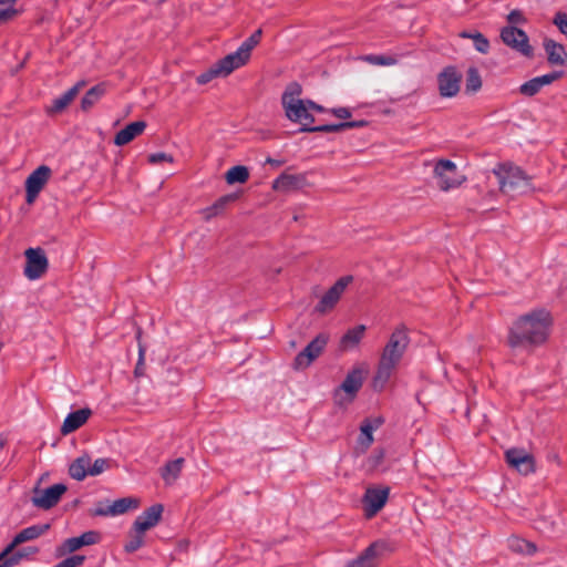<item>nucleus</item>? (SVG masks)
Returning <instances> with one entry per match:
<instances>
[{"label": "nucleus", "mask_w": 567, "mask_h": 567, "mask_svg": "<svg viewBox=\"0 0 567 567\" xmlns=\"http://www.w3.org/2000/svg\"><path fill=\"white\" fill-rule=\"evenodd\" d=\"M551 323V316L544 308L522 315L509 327L507 346L532 351L547 341Z\"/></svg>", "instance_id": "obj_1"}, {"label": "nucleus", "mask_w": 567, "mask_h": 567, "mask_svg": "<svg viewBox=\"0 0 567 567\" xmlns=\"http://www.w3.org/2000/svg\"><path fill=\"white\" fill-rule=\"evenodd\" d=\"M410 343L408 329L404 324L396 327L384 346L373 378V388L382 390L392 375Z\"/></svg>", "instance_id": "obj_2"}, {"label": "nucleus", "mask_w": 567, "mask_h": 567, "mask_svg": "<svg viewBox=\"0 0 567 567\" xmlns=\"http://www.w3.org/2000/svg\"><path fill=\"white\" fill-rule=\"evenodd\" d=\"M499 190L509 196L525 195L533 192L530 177L516 166L498 165L493 169Z\"/></svg>", "instance_id": "obj_3"}, {"label": "nucleus", "mask_w": 567, "mask_h": 567, "mask_svg": "<svg viewBox=\"0 0 567 567\" xmlns=\"http://www.w3.org/2000/svg\"><path fill=\"white\" fill-rule=\"evenodd\" d=\"M434 176L440 189L445 192L458 187L465 181V177L458 173L456 164L450 159H440L435 164Z\"/></svg>", "instance_id": "obj_4"}, {"label": "nucleus", "mask_w": 567, "mask_h": 567, "mask_svg": "<svg viewBox=\"0 0 567 567\" xmlns=\"http://www.w3.org/2000/svg\"><path fill=\"white\" fill-rule=\"evenodd\" d=\"M24 257L23 275L29 280H38L45 275L49 268V260L43 248H28L24 251Z\"/></svg>", "instance_id": "obj_5"}, {"label": "nucleus", "mask_w": 567, "mask_h": 567, "mask_svg": "<svg viewBox=\"0 0 567 567\" xmlns=\"http://www.w3.org/2000/svg\"><path fill=\"white\" fill-rule=\"evenodd\" d=\"M329 341V334L321 332L308 346L300 351L293 359L292 368L295 370L307 369L324 350Z\"/></svg>", "instance_id": "obj_6"}, {"label": "nucleus", "mask_w": 567, "mask_h": 567, "mask_svg": "<svg viewBox=\"0 0 567 567\" xmlns=\"http://www.w3.org/2000/svg\"><path fill=\"white\" fill-rule=\"evenodd\" d=\"M501 39L507 47L523 55L528 58L533 55V48L529 44V39L523 30L514 25L504 27L501 30Z\"/></svg>", "instance_id": "obj_7"}, {"label": "nucleus", "mask_w": 567, "mask_h": 567, "mask_svg": "<svg viewBox=\"0 0 567 567\" xmlns=\"http://www.w3.org/2000/svg\"><path fill=\"white\" fill-rule=\"evenodd\" d=\"M353 281L352 276H343L339 278L334 285L328 289V291L321 297L317 306L315 307V311L318 313H326L334 308V306L340 300L342 293L347 289V287Z\"/></svg>", "instance_id": "obj_8"}, {"label": "nucleus", "mask_w": 567, "mask_h": 567, "mask_svg": "<svg viewBox=\"0 0 567 567\" xmlns=\"http://www.w3.org/2000/svg\"><path fill=\"white\" fill-rule=\"evenodd\" d=\"M389 549L384 540L370 544L357 558L350 560L346 567H379L380 558Z\"/></svg>", "instance_id": "obj_9"}, {"label": "nucleus", "mask_w": 567, "mask_h": 567, "mask_svg": "<svg viewBox=\"0 0 567 567\" xmlns=\"http://www.w3.org/2000/svg\"><path fill=\"white\" fill-rule=\"evenodd\" d=\"M51 168L47 165H41L34 169L25 181V200L28 204H32L44 185L48 183L51 176Z\"/></svg>", "instance_id": "obj_10"}, {"label": "nucleus", "mask_w": 567, "mask_h": 567, "mask_svg": "<svg viewBox=\"0 0 567 567\" xmlns=\"http://www.w3.org/2000/svg\"><path fill=\"white\" fill-rule=\"evenodd\" d=\"M364 372V369L361 367H355L348 372L341 385L334 391V400L338 404H342L341 399H339L341 392L347 393V395L349 396V402H351L355 398L357 393L359 392L363 384Z\"/></svg>", "instance_id": "obj_11"}, {"label": "nucleus", "mask_w": 567, "mask_h": 567, "mask_svg": "<svg viewBox=\"0 0 567 567\" xmlns=\"http://www.w3.org/2000/svg\"><path fill=\"white\" fill-rule=\"evenodd\" d=\"M507 464L524 475L535 471V458L524 449L513 447L505 452Z\"/></svg>", "instance_id": "obj_12"}, {"label": "nucleus", "mask_w": 567, "mask_h": 567, "mask_svg": "<svg viewBox=\"0 0 567 567\" xmlns=\"http://www.w3.org/2000/svg\"><path fill=\"white\" fill-rule=\"evenodd\" d=\"M66 491V485L62 483L54 484L42 491L35 489L34 496L32 497V503L38 508L50 509L59 503L61 496Z\"/></svg>", "instance_id": "obj_13"}, {"label": "nucleus", "mask_w": 567, "mask_h": 567, "mask_svg": "<svg viewBox=\"0 0 567 567\" xmlns=\"http://www.w3.org/2000/svg\"><path fill=\"white\" fill-rule=\"evenodd\" d=\"M286 116L295 123L301 124L300 128H312L315 117L309 112L307 100L296 101L284 107Z\"/></svg>", "instance_id": "obj_14"}, {"label": "nucleus", "mask_w": 567, "mask_h": 567, "mask_svg": "<svg viewBox=\"0 0 567 567\" xmlns=\"http://www.w3.org/2000/svg\"><path fill=\"white\" fill-rule=\"evenodd\" d=\"M439 91L443 97H452L460 91L461 75L453 66L445 68L437 76Z\"/></svg>", "instance_id": "obj_15"}, {"label": "nucleus", "mask_w": 567, "mask_h": 567, "mask_svg": "<svg viewBox=\"0 0 567 567\" xmlns=\"http://www.w3.org/2000/svg\"><path fill=\"white\" fill-rule=\"evenodd\" d=\"M390 488L369 487L363 496L365 504V514L368 517L374 516L385 505L389 497Z\"/></svg>", "instance_id": "obj_16"}, {"label": "nucleus", "mask_w": 567, "mask_h": 567, "mask_svg": "<svg viewBox=\"0 0 567 567\" xmlns=\"http://www.w3.org/2000/svg\"><path fill=\"white\" fill-rule=\"evenodd\" d=\"M164 507L162 504H155L144 511L133 524V532H144L156 526L162 518Z\"/></svg>", "instance_id": "obj_17"}, {"label": "nucleus", "mask_w": 567, "mask_h": 567, "mask_svg": "<svg viewBox=\"0 0 567 567\" xmlns=\"http://www.w3.org/2000/svg\"><path fill=\"white\" fill-rule=\"evenodd\" d=\"M49 524H38L22 529L14 536L12 542L6 547L8 555H10L17 546L25 542L39 538L40 536L45 534L49 530Z\"/></svg>", "instance_id": "obj_18"}, {"label": "nucleus", "mask_w": 567, "mask_h": 567, "mask_svg": "<svg viewBox=\"0 0 567 567\" xmlns=\"http://www.w3.org/2000/svg\"><path fill=\"white\" fill-rule=\"evenodd\" d=\"M140 502L133 497H123L114 501L111 505L100 506L94 509V515L96 516H115L120 514H124L130 508H137Z\"/></svg>", "instance_id": "obj_19"}, {"label": "nucleus", "mask_w": 567, "mask_h": 567, "mask_svg": "<svg viewBox=\"0 0 567 567\" xmlns=\"http://www.w3.org/2000/svg\"><path fill=\"white\" fill-rule=\"evenodd\" d=\"M92 411L89 408H83L74 412H71L70 414H68L61 426V433L66 435L76 431L89 420Z\"/></svg>", "instance_id": "obj_20"}, {"label": "nucleus", "mask_w": 567, "mask_h": 567, "mask_svg": "<svg viewBox=\"0 0 567 567\" xmlns=\"http://www.w3.org/2000/svg\"><path fill=\"white\" fill-rule=\"evenodd\" d=\"M84 85V82H78L75 85L70 87L66 92H64L61 96L54 99L52 104L47 107V113L49 115L59 114L63 112L69 104L75 99L80 89Z\"/></svg>", "instance_id": "obj_21"}, {"label": "nucleus", "mask_w": 567, "mask_h": 567, "mask_svg": "<svg viewBox=\"0 0 567 567\" xmlns=\"http://www.w3.org/2000/svg\"><path fill=\"white\" fill-rule=\"evenodd\" d=\"M306 178L303 175L282 173L272 182V189L276 192H290L303 187Z\"/></svg>", "instance_id": "obj_22"}, {"label": "nucleus", "mask_w": 567, "mask_h": 567, "mask_svg": "<svg viewBox=\"0 0 567 567\" xmlns=\"http://www.w3.org/2000/svg\"><path fill=\"white\" fill-rule=\"evenodd\" d=\"M248 61L249 59L237 49V51L218 60L216 64L218 70L221 71L223 76H227L236 69L245 65Z\"/></svg>", "instance_id": "obj_23"}, {"label": "nucleus", "mask_w": 567, "mask_h": 567, "mask_svg": "<svg viewBox=\"0 0 567 567\" xmlns=\"http://www.w3.org/2000/svg\"><path fill=\"white\" fill-rule=\"evenodd\" d=\"M146 128V122L136 121L127 124L124 128H122L114 138V144L116 146H123L133 141L136 136L141 135Z\"/></svg>", "instance_id": "obj_24"}, {"label": "nucleus", "mask_w": 567, "mask_h": 567, "mask_svg": "<svg viewBox=\"0 0 567 567\" xmlns=\"http://www.w3.org/2000/svg\"><path fill=\"white\" fill-rule=\"evenodd\" d=\"M368 124L367 121L360 120V121H349V122H341L336 124H323V125H317L312 128H300V132H320V133H338L350 128L355 127H363Z\"/></svg>", "instance_id": "obj_25"}, {"label": "nucleus", "mask_w": 567, "mask_h": 567, "mask_svg": "<svg viewBox=\"0 0 567 567\" xmlns=\"http://www.w3.org/2000/svg\"><path fill=\"white\" fill-rule=\"evenodd\" d=\"M544 49L547 53V60L553 65H564L567 62V52L563 44L545 39Z\"/></svg>", "instance_id": "obj_26"}, {"label": "nucleus", "mask_w": 567, "mask_h": 567, "mask_svg": "<svg viewBox=\"0 0 567 567\" xmlns=\"http://www.w3.org/2000/svg\"><path fill=\"white\" fill-rule=\"evenodd\" d=\"M184 463L185 458L178 457L176 460L168 461L161 468V476L166 485H173L177 481L184 467Z\"/></svg>", "instance_id": "obj_27"}, {"label": "nucleus", "mask_w": 567, "mask_h": 567, "mask_svg": "<svg viewBox=\"0 0 567 567\" xmlns=\"http://www.w3.org/2000/svg\"><path fill=\"white\" fill-rule=\"evenodd\" d=\"M365 329L367 328L364 324H359L352 329H349L340 340V349L342 351L354 349L361 342Z\"/></svg>", "instance_id": "obj_28"}, {"label": "nucleus", "mask_w": 567, "mask_h": 567, "mask_svg": "<svg viewBox=\"0 0 567 567\" xmlns=\"http://www.w3.org/2000/svg\"><path fill=\"white\" fill-rule=\"evenodd\" d=\"M90 455L87 453L76 457L69 466V474L76 481H83L90 476Z\"/></svg>", "instance_id": "obj_29"}, {"label": "nucleus", "mask_w": 567, "mask_h": 567, "mask_svg": "<svg viewBox=\"0 0 567 567\" xmlns=\"http://www.w3.org/2000/svg\"><path fill=\"white\" fill-rule=\"evenodd\" d=\"M236 194H227L219 197L212 206H208L202 210L205 220H209L218 215H220L228 204L235 202L237 199Z\"/></svg>", "instance_id": "obj_30"}, {"label": "nucleus", "mask_w": 567, "mask_h": 567, "mask_svg": "<svg viewBox=\"0 0 567 567\" xmlns=\"http://www.w3.org/2000/svg\"><path fill=\"white\" fill-rule=\"evenodd\" d=\"M106 89L104 84H96L91 87L81 100V110L87 112L105 94Z\"/></svg>", "instance_id": "obj_31"}, {"label": "nucleus", "mask_w": 567, "mask_h": 567, "mask_svg": "<svg viewBox=\"0 0 567 567\" xmlns=\"http://www.w3.org/2000/svg\"><path fill=\"white\" fill-rule=\"evenodd\" d=\"M381 424L380 420H375V424L373 425L370 420H364L360 426V436L358 439V443L367 450L373 443V431L379 427Z\"/></svg>", "instance_id": "obj_32"}, {"label": "nucleus", "mask_w": 567, "mask_h": 567, "mask_svg": "<svg viewBox=\"0 0 567 567\" xmlns=\"http://www.w3.org/2000/svg\"><path fill=\"white\" fill-rule=\"evenodd\" d=\"M508 547L512 551L523 555H534L537 551V547L534 543L520 537L509 538Z\"/></svg>", "instance_id": "obj_33"}, {"label": "nucleus", "mask_w": 567, "mask_h": 567, "mask_svg": "<svg viewBox=\"0 0 567 567\" xmlns=\"http://www.w3.org/2000/svg\"><path fill=\"white\" fill-rule=\"evenodd\" d=\"M460 37L463 39H471L474 42V47L476 51L482 54H487L489 51V41L488 39L481 32H471V31H462Z\"/></svg>", "instance_id": "obj_34"}, {"label": "nucleus", "mask_w": 567, "mask_h": 567, "mask_svg": "<svg viewBox=\"0 0 567 567\" xmlns=\"http://www.w3.org/2000/svg\"><path fill=\"white\" fill-rule=\"evenodd\" d=\"M226 182L228 184L240 183L244 184L249 178V171L246 166L237 165L229 168L226 173Z\"/></svg>", "instance_id": "obj_35"}, {"label": "nucleus", "mask_w": 567, "mask_h": 567, "mask_svg": "<svg viewBox=\"0 0 567 567\" xmlns=\"http://www.w3.org/2000/svg\"><path fill=\"white\" fill-rule=\"evenodd\" d=\"M301 93H302V87L299 83H297V82L289 83L281 96L282 107L289 105V103L292 104L296 101H300Z\"/></svg>", "instance_id": "obj_36"}, {"label": "nucleus", "mask_w": 567, "mask_h": 567, "mask_svg": "<svg viewBox=\"0 0 567 567\" xmlns=\"http://www.w3.org/2000/svg\"><path fill=\"white\" fill-rule=\"evenodd\" d=\"M360 60L379 66H390L396 64L398 60L393 55H378V54H367L360 56Z\"/></svg>", "instance_id": "obj_37"}, {"label": "nucleus", "mask_w": 567, "mask_h": 567, "mask_svg": "<svg viewBox=\"0 0 567 567\" xmlns=\"http://www.w3.org/2000/svg\"><path fill=\"white\" fill-rule=\"evenodd\" d=\"M482 86V79L476 68H470L466 74L465 90L467 93L477 92Z\"/></svg>", "instance_id": "obj_38"}, {"label": "nucleus", "mask_w": 567, "mask_h": 567, "mask_svg": "<svg viewBox=\"0 0 567 567\" xmlns=\"http://www.w3.org/2000/svg\"><path fill=\"white\" fill-rule=\"evenodd\" d=\"M262 34V30L258 29L256 30L248 39H246L238 50L244 53L248 59H250L252 49L260 42Z\"/></svg>", "instance_id": "obj_39"}, {"label": "nucleus", "mask_w": 567, "mask_h": 567, "mask_svg": "<svg viewBox=\"0 0 567 567\" xmlns=\"http://www.w3.org/2000/svg\"><path fill=\"white\" fill-rule=\"evenodd\" d=\"M542 90V86L536 78L523 83L519 86V93L525 96H534Z\"/></svg>", "instance_id": "obj_40"}, {"label": "nucleus", "mask_w": 567, "mask_h": 567, "mask_svg": "<svg viewBox=\"0 0 567 567\" xmlns=\"http://www.w3.org/2000/svg\"><path fill=\"white\" fill-rule=\"evenodd\" d=\"M111 460L109 458H96L94 463H92V460L90 458V476H96L103 473L105 470L110 467Z\"/></svg>", "instance_id": "obj_41"}, {"label": "nucleus", "mask_w": 567, "mask_h": 567, "mask_svg": "<svg viewBox=\"0 0 567 567\" xmlns=\"http://www.w3.org/2000/svg\"><path fill=\"white\" fill-rule=\"evenodd\" d=\"M144 544V536L141 532H134V535L131 536L130 540L125 544V550L127 553H134L140 549Z\"/></svg>", "instance_id": "obj_42"}, {"label": "nucleus", "mask_w": 567, "mask_h": 567, "mask_svg": "<svg viewBox=\"0 0 567 567\" xmlns=\"http://www.w3.org/2000/svg\"><path fill=\"white\" fill-rule=\"evenodd\" d=\"M217 76H223V74H221V71L218 70L217 64L215 63L209 70H207L206 72H204L197 76V83L202 84V85L207 84L208 82H210L213 79H215Z\"/></svg>", "instance_id": "obj_43"}, {"label": "nucleus", "mask_w": 567, "mask_h": 567, "mask_svg": "<svg viewBox=\"0 0 567 567\" xmlns=\"http://www.w3.org/2000/svg\"><path fill=\"white\" fill-rule=\"evenodd\" d=\"M83 547L79 537H71L64 540L62 547L59 549L60 554L73 553Z\"/></svg>", "instance_id": "obj_44"}, {"label": "nucleus", "mask_w": 567, "mask_h": 567, "mask_svg": "<svg viewBox=\"0 0 567 567\" xmlns=\"http://www.w3.org/2000/svg\"><path fill=\"white\" fill-rule=\"evenodd\" d=\"M145 347L141 344V342L138 343V360H137V363L135 365V369H134V375L136 378H141L144 375L145 373V363H144V360H145Z\"/></svg>", "instance_id": "obj_45"}, {"label": "nucleus", "mask_w": 567, "mask_h": 567, "mask_svg": "<svg viewBox=\"0 0 567 567\" xmlns=\"http://www.w3.org/2000/svg\"><path fill=\"white\" fill-rule=\"evenodd\" d=\"M84 560H85V556L73 555V556H70V557L63 559L62 561L56 564L54 567H80L81 565H83Z\"/></svg>", "instance_id": "obj_46"}, {"label": "nucleus", "mask_w": 567, "mask_h": 567, "mask_svg": "<svg viewBox=\"0 0 567 567\" xmlns=\"http://www.w3.org/2000/svg\"><path fill=\"white\" fill-rule=\"evenodd\" d=\"M79 538L82 546H87L96 544L100 539V535L96 532L90 530L83 533L81 536H79Z\"/></svg>", "instance_id": "obj_47"}, {"label": "nucleus", "mask_w": 567, "mask_h": 567, "mask_svg": "<svg viewBox=\"0 0 567 567\" xmlns=\"http://www.w3.org/2000/svg\"><path fill=\"white\" fill-rule=\"evenodd\" d=\"M38 551H39V549L37 547H27V548L19 549L13 554H10L9 557L17 558V565H18L21 559L28 557L29 555H34Z\"/></svg>", "instance_id": "obj_48"}, {"label": "nucleus", "mask_w": 567, "mask_h": 567, "mask_svg": "<svg viewBox=\"0 0 567 567\" xmlns=\"http://www.w3.org/2000/svg\"><path fill=\"white\" fill-rule=\"evenodd\" d=\"M561 75H563V72L554 71L551 73L544 74L542 76H536V79L538 80L540 86L543 87L545 85L551 84L554 81L558 80Z\"/></svg>", "instance_id": "obj_49"}, {"label": "nucleus", "mask_w": 567, "mask_h": 567, "mask_svg": "<svg viewBox=\"0 0 567 567\" xmlns=\"http://www.w3.org/2000/svg\"><path fill=\"white\" fill-rule=\"evenodd\" d=\"M148 162L151 164H159L162 162H169V163H172L173 162V157L169 154H167V153L158 152V153L151 154L148 156Z\"/></svg>", "instance_id": "obj_50"}, {"label": "nucleus", "mask_w": 567, "mask_h": 567, "mask_svg": "<svg viewBox=\"0 0 567 567\" xmlns=\"http://www.w3.org/2000/svg\"><path fill=\"white\" fill-rule=\"evenodd\" d=\"M507 21L511 23V25L519 24L525 22V18L519 10H512L507 16Z\"/></svg>", "instance_id": "obj_51"}, {"label": "nucleus", "mask_w": 567, "mask_h": 567, "mask_svg": "<svg viewBox=\"0 0 567 567\" xmlns=\"http://www.w3.org/2000/svg\"><path fill=\"white\" fill-rule=\"evenodd\" d=\"M19 14L18 10H0V25L12 20Z\"/></svg>", "instance_id": "obj_52"}, {"label": "nucleus", "mask_w": 567, "mask_h": 567, "mask_svg": "<svg viewBox=\"0 0 567 567\" xmlns=\"http://www.w3.org/2000/svg\"><path fill=\"white\" fill-rule=\"evenodd\" d=\"M383 460H384V451H382V450L375 451L369 457V462H370L372 467L379 466L383 462Z\"/></svg>", "instance_id": "obj_53"}, {"label": "nucleus", "mask_w": 567, "mask_h": 567, "mask_svg": "<svg viewBox=\"0 0 567 567\" xmlns=\"http://www.w3.org/2000/svg\"><path fill=\"white\" fill-rule=\"evenodd\" d=\"M329 112L342 120L349 118L351 116V112L348 107H336L331 109Z\"/></svg>", "instance_id": "obj_54"}, {"label": "nucleus", "mask_w": 567, "mask_h": 567, "mask_svg": "<svg viewBox=\"0 0 567 567\" xmlns=\"http://www.w3.org/2000/svg\"><path fill=\"white\" fill-rule=\"evenodd\" d=\"M307 103H308L309 112L310 111H316V112H319V113L327 112V109H324L322 105H319V104H317L316 102H313L311 100H307Z\"/></svg>", "instance_id": "obj_55"}, {"label": "nucleus", "mask_w": 567, "mask_h": 567, "mask_svg": "<svg viewBox=\"0 0 567 567\" xmlns=\"http://www.w3.org/2000/svg\"><path fill=\"white\" fill-rule=\"evenodd\" d=\"M18 0H0V7L3 6L4 8H1L0 10H17L14 8V4Z\"/></svg>", "instance_id": "obj_56"}, {"label": "nucleus", "mask_w": 567, "mask_h": 567, "mask_svg": "<svg viewBox=\"0 0 567 567\" xmlns=\"http://www.w3.org/2000/svg\"><path fill=\"white\" fill-rule=\"evenodd\" d=\"M17 565V558H10L9 555L0 561V567H13Z\"/></svg>", "instance_id": "obj_57"}, {"label": "nucleus", "mask_w": 567, "mask_h": 567, "mask_svg": "<svg viewBox=\"0 0 567 567\" xmlns=\"http://www.w3.org/2000/svg\"><path fill=\"white\" fill-rule=\"evenodd\" d=\"M284 163H285V161H282V159H275L271 157H267V159H266V164H270L275 167H280L284 165Z\"/></svg>", "instance_id": "obj_58"}, {"label": "nucleus", "mask_w": 567, "mask_h": 567, "mask_svg": "<svg viewBox=\"0 0 567 567\" xmlns=\"http://www.w3.org/2000/svg\"><path fill=\"white\" fill-rule=\"evenodd\" d=\"M8 556V553L6 550V548L3 549V551L0 554V561Z\"/></svg>", "instance_id": "obj_59"}, {"label": "nucleus", "mask_w": 567, "mask_h": 567, "mask_svg": "<svg viewBox=\"0 0 567 567\" xmlns=\"http://www.w3.org/2000/svg\"><path fill=\"white\" fill-rule=\"evenodd\" d=\"M4 446V441L2 439H0V450H2Z\"/></svg>", "instance_id": "obj_60"}]
</instances>
